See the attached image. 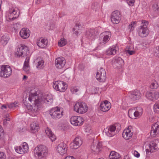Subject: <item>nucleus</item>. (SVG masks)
Instances as JSON below:
<instances>
[{"instance_id":"1","label":"nucleus","mask_w":159,"mask_h":159,"mask_svg":"<svg viewBox=\"0 0 159 159\" xmlns=\"http://www.w3.org/2000/svg\"><path fill=\"white\" fill-rule=\"evenodd\" d=\"M28 99L29 101L32 102L34 106V111H37L39 109V106L43 103H45L48 104H51L53 101V98L50 94L46 95L40 94L38 95L37 93L30 94L29 96Z\"/></svg>"},{"instance_id":"2","label":"nucleus","mask_w":159,"mask_h":159,"mask_svg":"<svg viewBox=\"0 0 159 159\" xmlns=\"http://www.w3.org/2000/svg\"><path fill=\"white\" fill-rule=\"evenodd\" d=\"M34 154L36 157L42 159L48 155V148L43 145L38 146L34 149Z\"/></svg>"},{"instance_id":"3","label":"nucleus","mask_w":159,"mask_h":159,"mask_svg":"<svg viewBox=\"0 0 159 159\" xmlns=\"http://www.w3.org/2000/svg\"><path fill=\"white\" fill-rule=\"evenodd\" d=\"M149 22L147 20H142L141 25L139 27L138 30V33L141 38L147 37L149 33V31L148 28Z\"/></svg>"},{"instance_id":"4","label":"nucleus","mask_w":159,"mask_h":159,"mask_svg":"<svg viewBox=\"0 0 159 159\" xmlns=\"http://www.w3.org/2000/svg\"><path fill=\"white\" fill-rule=\"evenodd\" d=\"M74 110L77 113L84 114L88 110L86 104L83 102H79L76 103L74 106Z\"/></svg>"},{"instance_id":"5","label":"nucleus","mask_w":159,"mask_h":159,"mask_svg":"<svg viewBox=\"0 0 159 159\" xmlns=\"http://www.w3.org/2000/svg\"><path fill=\"white\" fill-rule=\"evenodd\" d=\"M12 74V69L9 65H2L0 66V77L7 78Z\"/></svg>"},{"instance_id":"6","label":"nucleus","mask_w":159,"mask_h":159,"mask_svg":"<svg viewBox=\"0 0 159 159\" xmlns=\"http://www.w3.org/2000/svg\"><path fill=\"white\" fill-rule=\"evenodd\" d=\"M49 114L52 118L55 120H58L63 116V111L61 110L60 108L58 107L52 108L49 111Z\"/></svg>"},{"instance_id":"7","label":"nucleus","mask_w":159,"mask_h":159,"mask_svg":"<svg viewBox=\"0 0 159 159\" xmlns=\"http://www.w3.org/2000/svg\"><path fill=\"white\" fill-rule=\"evenodd\" d=\"M146 152L147 153H152L159 148V139H155L152 141L146 147Z\"/></svg>"},{"instance_id":"8","label":"nucleus","mask_w":159,"mask_h":159,"mask_svg":"<svg viewBox=\"0 0 159 159\" xmlns=\"http://www.w3.org/2000/svg\"><path fill=\"white\" fill-rule=\"evenodd\" d=\"M67 84L63 81L58 80L53 82V88L57 91L64 92L67 89Z\"/></svg>"},{"instance_id":"9","label":"nucleus","mask_w":159,"mask_h":159,"mask_svg":"<svg viewBox=\"0 0 159 159\" xmlns=\"http://www.w3.org/2000/svg\"><path fill=\"white\" fill-rule=\"evenodd\" d=\"M111 36V33L109 31L104 32L100 35V44L104 45L110 40Z\"/></svg>"},{"instance_id":"10","label":"nucleus","mask_w":159,"mask_h":159,"mask_svg":"<svg viewBox=\"0 0 159 159\" xmlns=\"http://www.w3.org/2000/svg\"><path fill=\"white\" fill-rule=\"evenodd\" d=\"M29 53L28 48L27 46L21 45L17 49L16 54L17 57H24L27 56Z\"/></svg>"},{"instance_id":"11","label":"nucleus","mask_w":159,"mask_h":159,"mask_svg":"<svg viewBox=\"0 0 159 159\" xmlns=\"http://www.w3.org/2000/svg\"><path fill=\"white\" fill-rule=\"evenodd\" d=\"M18 9L12 7L10 8L9 10L8 16L7 17V20H13L16 19L19 16V12H17Z\"/></svg>"},{"instance_id":"12","label":"nucleus","mask_w":159,"mask_h":159,"mask_svg":"<svg viewBox=\"0 0 159 159\" xmlns=\"http://www.w3.org/2000/svg\"><path fill=\"white\" fill-rule=\"evenodd\" d=\"M14 149L16 152L17 153L23 154L27 152L29 147L27 143L25 142H24L19 146H15Z\"/></svg>"},{"instance_id":"13","label":"nucleus","mask_w":159,"mask_h":159,"mask_svg":"<svg viewBox=\"0 0 159 159\" xmlns=\"http://www.w3.org/2000/svg\"><path fill=\"white\" fill-rule=\"evenodd\" d=\"M96 78L98 81L104 82L106 79V71L104 69L101 68L97 71L96 75Z\"/></svg>"},{"instance_id":"14","label":"nucleus","mask_w":159,"mask_h":159,"mask_svg":"<svg viewBox=\"0 0 159 159\" xmlns=\"http://www.w3.org/2000/svg\"><path fill=\"white\" fill-rule=\"evenodd\" d=\"M71 124L75 126H80L82 125L83 123V119L80 116H74L71 117L70 119Z\"/></svg>"},{"instance_id":"15","label":"nucleus","mask_w":159,"mask_h":159,"mask_svg":"<svg viewBox=\"0 0 159 159\" xmlns=\"http://www.w3.org/2000/svg\"><path fill=\"white\" fill-rule=\"evenodd\" d=\"M133 134V131L132 127L129 126L127 129H125L122 133V136L126 140H129L130 139Z\"/></svg>"},{"instance_id":"16","label":"nucleus","mask_w":159,"mask_h":159,"mask_svg":"<svg viewBox=\"0 0 159 159\" xmlns=\"http://www.w3.org/2000/svg\"><path fill=\"white\" fill-rule=\"evenodd\" d=\"M146 97L147 98L151 101H154L159 98V93L156 91L147 92Z\"/></svg>"},{"instance_id":"17","label":"nucleus","mask_w":159,"mask_h":159,"mask_svg":"<svg viewBox=\"0 0 159 159\" xmlns=\"http://www.w3.org/2000/svg\"><path fill=\"white\" fill-rule=\"evenodd\" d=\"M116 127L115 125H111L105 129V133L107 136L112 137L115 135L116 133Z\"/></svg>"},{"instance_id":"18","label":"nucleus","mask_w":159,"mask_h":159,"mask_svg":"<svg viewBox=\"0 0 159 159\" xmlns=\"http://www.w3.org/2000/svg\"><path fill=\"white\" fill-rule=\"evenodd\" d=\"M112 64L115 68L120 67L124 65V61L121 58L116 57L113 59Z\"/></svg>"},{"instance_id":"19","label":"nucleus","mask_w":159,"mask_h":159,"mask_svg":"<svg viewBox=\"0 0 159 159\" xmlns=\"http://www.w3.org/2000/svg\"><path fill=\"white\" fill-rule=\"evenodd\" d=\"M141 96L140 92L137 90H134L130 92L129 93V98L133 101H135L139 99Z\"/></svg>"},{"instance_id":"20","label":"nucleus","mask_w":159,"mask_h":159,"mask_svg":"<svg viewBox=\"0 0 159 159\" xmlns=\"http://www.w3.org/2000/svg\"><path fill=\"white\" fill-rule=\"evenodd\" d=\"M82 143V141L80 138L77 137L75 138L73 142L70 144V148L73 149H76L81 146Z\"/></svg>"},{"instance_id":"21","label":"nucleus","mask_w":159,"mask_h":159,"mask_svg":"<svg viewBox=\"0 0 159 159\" xmlns=\"http://www.w3.org/2000/svg\"><path fill=\"white\" fill-rule=\"evenodd\" d=\"M30 31L27 28H23L20 30L19 34L20 36L23 39H26L30 36Z\"/></svg>"},{"instance_id":"22","label":"nucleus","mask_w":159,"mask_h":159,"mask_svg":"<svg viewBox=\"0 0 159 159\" xmlns=\"http://www.w3.org/2000/svg\"><path fill=\"white\" fill-rule=\"evenodd\" d=\"M111 107V103L107 100L102 102L100 105V109L102 111L106 112L110 110Z\"/></svg>"},{"instance_id":"23","label":"nucleus","mask_w":159,"mask_h":159,"mask_svg":"<svg viewBox=\"0 0 159 159\" xmlns=\"http://www.w3.org/2000/svg\"><path fill=\"white\" fill-rule=\"evenodd\" d=\"M55 63L57 68L61 69L64 66L66 61L64 57H59L56 59Z\"/></svg>"},{"instance_id":"24","label":"nucleus","mask_w":159,"mask_h":159,"mask_svg":"<svg viewBox=\"0 0 159 159\" xmlns=\"http://www.w3.org/2000/svg\"><path fill=\"white\" fill-rule=\"evenodd\" d=\"M159 133V122H157L152 126L150 131V135L152 137L155 136Z\"/></svg>"},{"instance_id":"25","label":"nucleus","mask_w":159,"mask_h":159,"mask_svg":"<svg viewBox=\"0 0 159 159\" xmlns=\"http://www.w3.org/2000/svg\"><path fill=\"white\" fill-rule=\"evenodd\" d=\"M84 25V24H83L81 22H77L76 23L75 28L73 29L74 34L76 36H78L81 30H82Z\"/></svg>"},{"instance_id":"26","label":"nucleus","mask_w":159,"mask_h":159,"mask_svg":"<svg viewBox=\"0 0 159 159\" xmlns=\"http://www.w3.org/2000/svg\"><path fill=\"white\" fill-rule=\"evenodd\" d=\"M39 129V124L37 123L33 122L30 125V131L31 133L35 134L38 132Z\"/></svg>"},{"instance_id":"27","label":"nucleus","mask_w":159,"mask_h":159,"mask_svg":"<svg viewBox=\"0 0 159 159\" xmlns=\"http://www.w3.org/2000/svg\"><path fill=\"white\" fill-rule=\"evenodd\" d=\"M57 150L59 154L63 155L66 152L67 149L66 145L61 143L57 146Z\"/></svg>"},{"instance_id":"28","label":"nucleus","mask_w":159,"mask_h":159,"mask_svg":"<svg viewBox=\"0 0 159 159\" xmlns=\"http://www.w3.org/2000/svg\"><path fill=\"white\" fill-rule=\"evenodd\" d=\"M48 43V40L47 39L41 38L37 41V45L41 48L46 47Z\"/></svg>"},{"instance_id":"29","label":"nucleus","mask_w":159,"mask_h":159,"mask_svg":"<svg viewBox=\"0 0 159 159\" xmlns=\"http://www.w3.org/2000/svg\"><path fill=\"white\" fill-rule=\"evenodd\" d=\"M30 58L27 57L24 62L23 66V70L24 71L29 74L30 72V66L29 65Z\"/></svg>"},{"instance_id":"30","label":"nucleus","mask_w":159,"mask_h":159,"mask_svg":"<svg viewBox=\"0 0 159 159\" xmlns=\"http://www.w3.org/2000/svg\"><path fill=\"white\" fill-rule=\"evenodd\" d=\"M122 16L120 11H113L111 16V20H120L122 19Z\"/></svg>"},{"instance_id":"31","label":"nucleus","mask_w":159,"mask_h":159,"mask_svg":"<svg viewBox=\"0 0 159 159\" xmlns=\"http://www.w3.org/2000/svg\"><path fill=\"white\" fill-rule=\"evenodd\" d=\"M117 52V47L115 46L110 47L106 51V54L109 56L115 55Z\"/></svg>"},{"instance_id":"32","label":"nucleus","mask_w":159,"mask_h":159,"mask_svg":"<svg viewBox=\"0 0 159 159\" xmlns=\"http://www.w3.org/2000/svg\"><path fill=\"white\" fill-rule=\"evenodd\" d=\"M10 38L7 34H5L2 36L0 39V43L3 46H5L8 43Z\"/></svg>"},{"instance_id":"33","label":"nucleus","mask_w":159,"mask_h":159,"mask_svg":"<svg viewBox=\"0 0 159 159\" xmlns=\"http://www.w3.org/2000/svg\"><path fill=\"white\" fill-rule=\"evenodd\" d=\"M45 131L47 135L52 141L55 140L56 139V136L53 134L50 129L48 127H47L45 130Z\"/></svg>"},{"instance_id":"34","label":"nucleus","mask_w":159,"mask_h":159,"mask_svg":"<svg viewBox=\"0 0 159 159\" xmlns=\"http://www.w3.org/2000/svg\"><path fill=\"white\" fill-rule=\"evenodd\" d=\"M86 36L90 40L94 39L95 37V31L94 29H90L86 32Z\"/></svg>"},{"instance_id":"35","label":"nucleus","mask_w":159,"mask_h":159,"mask_svg":"<svg viewBox=\"0 0 159 159\" xmlns=\"http://www.w3.org/2000/svg\"><path fill=\"white\" fill-rule=\"evenodd\" d=\"M36 66L38 70L42 69L44 63L43 60L40 58H37L34 61Z\"/></svg>"},{"instance_id":"36","label":"nucleus","mask_w":159,"mask_h":159,"mask_svg":"<svg viewBox=\"0 0 159 159\" xmlns=\"http://www.w3.org/2000/svg\"><path fill=\"white\" fill-rule=\"evenodd\" d=\"M102 148V143L101 142H98L96 147L93 145H92L91 146V149L94 152L96 151L97 152H99L100 151Z\"/></svg>"},{"instance_id":"37","label":"nucleus","mask_w":159,"mask_h":159,"mask_svg":"<svg viewBox=\"0 0 159 159\" xmlns=\"http://www.w3.org/2000/svg\"><path fill=\"white\" fill-rule=\"evenodd\" d=\"M143 109L141 107H138L136 111L134 112V116L136 118H139L142 115Z\"/></svg>"},{"instance_id":"38","label":"nucleus","mask_w":159,"mask_h":159,"mask_svg":"<svg viewBox=\"0 0 159 159\" xmlns=\"http://www.w3.org/2000/svg\"><path fill=\"white\" fill-rule=\"evenodd\" d=\"M120 157V154L114 151H111L109 155L110 159H118Z\"/></svg>"},{"instance_id":"39","label":"nucleus","mask_w":159,"mask_h":159,"mask_svg":"<svg viewBox=\"0 0 159 159\" xmlns=\"http://www.w3.org/2000/svg\"><path fill=\"white\" fill-rule=\"evenodd\" d=\"M80 88L78 86H72L70 90L73 94H77L78 93L80 92Z\"/></svg>"},{"instance_id":"40","label":"nucleus","mask_w":159,"mask_h":159,"mask_svg":"<svg viewBox=\"0 0 159 159\" xmlns=\"http://www.w3.org/2000/svg\"><path fill=\"white\" fill-rule=\"evenodd\" d=\"M67 43V41L65 38H61L58 42V46L60 47H62L65 46Z\"/></svg>"},{"instance_id":"41","label":"nucleus","mask_w":159,"mask_h":159,"mask_svg":"<svg viewBox=\"0 0 159 159\" xmlns=\"http://www.w3.org/2000/svg\"><path fill=\"white\" fill-rule=\"evenodd\" d=\"M125 52L129 55L134 54L135 53V52L134 50H131L130 46H127L126 47Z\"/></svg>"},{"instance_id":"42","label":"nucleus","mask_w":159,"mask_h":159,"mask_svg":"<svg viewBox=\"0 0 159 159\" xmlns=\"http://www.w3.org/2000/svg\"><path fill=\"white\" fill-rule=\"evenodd\" d=\"M137 25V22L136 21H132L128 26L129 29L130 31H133Z\"/></svg>"},{"instance_id":"43","label":"nucleus","mask_w":159,"mask_h":159,"mask_svg":"<svg viewBox=\"0 0 159 159\" xmlns=\"http://www.w3.org/2000/svg\"><path fill=\"white\" fill-rule=\"evenodd\" d=\"M153 10L157 12H159V2H156L152 6Z\"/></svg>"},{"instance_id":"44","label":"nucleus","mask_w":159,"mask_h":159,"mask_svg":"<svg viewBox=\"0 0 159 159\" xmlns=\"http://www.w3.org/2000/svg\"><path fill=\"white\" fill-rule=\"evenodd\" d=\"M158 87V84L157 82L155 81H153L150 85V87L151 89H157Z\"/></svg>"},{"instance_id":"45","label":"nucleus","mask_w":159,"mask_h":159,"mask_svg":"<svg viewBox=\"0 0 159 159\" xmlns=\"http://www.w3.org/2000/svg\"><path fill=\"white\" fill-rule=\"evenodd\" d=\"M153 110L155 112L159 113V103H156L153 106Z\"/></svg>"},{"instance_id":"46","label":"nucleus","mask_w":159,"mask_h":159,"mask_svg":"<svg viewBox=\"0 0 159 159\" xmlns=\"http://www.w3.org/2000/svg\"><path fill=\"white\" fill-rule=\"evenodd\" d=\"M99 7L100 6L99 4L97 2H94L92 6V8L95 11H96L97 9L99 8Z\"/></svg>"},{"instance_id":"47","label":"nucleus","mask_w":159,"mask_h":159,"mask_svg":"<svg viewBox=\"0 0 159 159\" xmlns=\"http://www.w3.org/2000/svg\"><path fill=\"white\" fill-rule=\"evenodd\" d=\"M17 102H15L13 103H11L8 105V107L10 109L16 107L17 106Z\"/></svg>"},{"instance_id":"48","label":"nucleus","mask_w":159,"mask_h":159,"mask_svg":"<svg viewBox=\"0 0 159 159\" xmlns=\"http://www.w3.org/2000/svg\"><path fill=\"white\" fill-rule=\"evenodd\" d=\"M154 54L155 56L159 57V46L154 48Z\"/></svg>"},{"instance_id":"49","label":"nucleus","mask_w":159,"mask_h":159,"mask_svg":"<svg viewBox=\"0 0 159 159\" xmlns=\"http://www.w3.org/2000/svg\"><path fill=\"white\" fill-rule=\"evenodd\" d=\"M19 24L17 23L13 24H11L10 26H9L10 29L13 30H15L16 29L18 28L19 25Z\"/></svg>"},{"instance_id":"50","label":"nucleus","mask_w":159,"mask_h":159,"mask_svg":"<svg viewBox=\"0 0 159 159\" xmlns=\"http://www.w3.org/2000/svg\"><path fill=\"white\" fill-rule=\"evenodd\" d=\"M134 112L133 110H129L128 111V116L131 118H133L134 116Z\"/></svg>"},{"instance_id":"51","label":"nucleus","mask_w":159,"mask_h":159,"mask_svg":"<svg viewBox=\"0 0 159 159\" xmlns=\"http://www.w3.org/2000/svg\"><path fill=\"white\" fill-rule=\"evenodd\" d=\"M6 157L5 153L3 152L0 151V159H5Z\"/></svg>"},{"instance_id":"52","label":"nucleus","mask_w":159,"mask_h":159,"mask_svg":"<svg viewBox=\"0 0 159 159\" xmlns=\"http://www.w3.org/2000/svg\"><path fill=\"white\" fill-rule=\"evenodd\" d=\"M132 153L134 156L138 158L140 157V154L135 150L132 151Z\"/></svg>"},{"instance_id":"53","label":"nucleus","mask_w":159,"mask_h":159,"mask_svg":"<svg viewBox=\"0 0 159 159\" xmlns=\"http://www.w3.org/2000/svg\"><path fill=\"white\" fill-rule=\"evenodd\" d=\"M128 5L130 6H133L135 0H126Z\"/></svg>"},{"instance_id":"54","label":"nucleus","mask_w":159,"mask_h":159,"mask_svg":"<svg viewBox=\"0 0 159 159\" xmlns=\"http://www.w3.org/2000/svg\"><path fill=\"white\" fill-rule=\"evenodd\" d=\"M64 159H75V158L72 156H68L66 157Z\"/></svg>"},{"instance_id":"55","label":"nucleus","mask_w":159,"mask_h":159,"mask_svg":"<svg viewBox=\"0 0 159 159\" xmlns=\"http://www.w3.org/2000/svg\"><path fill=\"white\" fill-rule=\"evenodd\" d=\"M3 129L1 126L0 125V139L1 138V134H3Z\"/></svg>"},{"instance_id":"56","label":"nucleus","mask_w":159,"mask_h":159,"mask_svg":"<svg viewBox=\"0 0 159 159\" xmlns=\"http://www.w3.org/2000/svg\"><path fill=\"white\" fill-rule=\"evenodd\" d=\"M123 159H132L131 157L128 155H125L124 156Z\"/></svg>"},{"instance_id":"57","label":"nucleus","mask_w":159,"mask_h":159,"mask_svg":"<svg viewBox=\"0 0 159 159\" xmlns=\"http://www.w3.org/2000/svg\"><path fill=\"white\" fill-rule=\"evenodd\" d=\"M111 21L114 24H117L119 23V20H111Z\"/></svg>"},{"instance_id":"58","label":"nucleus","mask_w":159,"mask_h":159,"mask_svg":"<svg viewBox=\"0 0 159 159\" xmlns=\"http://www.w3.org/2000/svg\"><path fill=\"white\" fill-rule=\"evenodd\" d=\"M9 115L8 114H7V115H6V117L5 119V120H6V121H10V118L9 117Z\"/></svg>"},{"instance_id":"59","label":"nucleus","mask_w":159,"mask_h":159,"mask_svg":"<svg viewBox=\"0 0 159 159\" xmlns=\"http://www.w3.org/2000/svg\"><path fill=\"white\" fill-rule=\"evenodd\" d=\"M7 108V106L5 105H3L1 107L2 109H6Z\"/></svg>"},{"instance_id":"60","label":"nucleus","mask_w":159,"mask_h":159,"mask_svg":"<svg viewBox=\"0 0 159 159\" xmlns=\"http://www.w3.org/2000/svg\"><path fill=\"white\" fill-rule=\"evenodd\" d=\"M27 78V76H26V75H24L23 76V79L24 80V79H25Z\"/></svg>"},{"instance_id":"61","label":"nucleus","mask_w":159,"mask_h":159,"mask_svg":"<svg viewBox=\"0 0 159 159\" xmlns=\"http://www.w3.org/2000/svg\"><path fill=\"white\" fill-rule=\"evenodd\" d=\"M3 121H3L4 124H6V123H7V122L5 121V120H4Z\"/></svg>"},{"instance_id":"62","label":"nucleus","mask_w":159,"mask_h":159,"mask_svg":"<svg viewBox=\"0 0 159 159\" xmlns=\"http://www.w3.org/2000/svg\"><path fill=\"white\" fill-rule=\"evenodd\" d=\"M30 109H33V107L31 105L30 106Z\"/></svg>"},{"instance_id":"63","label":"nucleus","mask_w":159,"mask_h":159,"mask_svg":"<svg viewBox=\"0 0 159 159\" xmlns=\"http://www.w3.org/2000/svg\"><path fill=\"white\" fill-rule=\"evenodd\" d=\"M157 27L159 28V22H158V24H157Z\"/></svg>"},{"instance_id":"64","label":"nucleus","mask_w":159,"mask_h":159,"mask_svg":"<svg viewBox=\"0 0 159 159\" xmlns=\"http://www.w3.org/2000/svg\"><path fill=\"white\" fill-rule=\"evenodd\" d=\"M9 159H14V158L12 157H11V158H10Z\"/></svg>"}]
</instances>
